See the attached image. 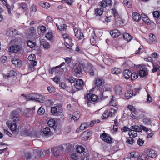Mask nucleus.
Wrapping results in <instances>:
<instances>
[{
	"label": "nucleus",
	"instance_id": "obj_1",
	"mask_svg": "<svg viewBox=\"0 0 160 160\" xmlns=\"http://www.w3.org/2000/svg\"><path fill=\"white\" fill-rule=\"evenodd\" d=\"M44 155L42 150L34 149L31 152H27L25 154V157L27 159L32 158L38 159Z\"/></svg>",
	"mask_w": 160,
	"mask_h": 160
},
{
	"label": "nucleus",
	"instance_id": "obj_2",
	"mask_svg": "<svg viewBox=\"0 0 160 160\" xmlns=\"http://www.w3.org/2000/svg\"><path fill=\"white\" fill-rule=\"evenodd\" d=\"M82 65L79 62H78L73 64V69L75 75L77 77H80L82 76Z\"/></svg>",
	"mask_w": 160,
	"mask_h": 160
},
{
	"label": "nucleus",
	"instance_id": "obj_3",
	"mask_svg": "<svg viewBox=\"0 0 160 160\" xmlns=\"http://www.w3.org/2000/svg\"><path fill=\"white\" fill-rule=\"evenodd\" d=\"M141 131L142 130L139 126L136 125L132 126L130 127L128 135L131 138H134L137 136V132H141Z\"/></svg>",
	"mask_w": 160,
	"mask_h": 160
},
{
	"label": "nucleus",
	"instance_id": "obj_4",
	"mask_svg": "<svg viewBox=\"0 0 160 160\" xmlns=\"http://www.w3.org/2000/svg\"><path fill=\"white\" fill-rule=\"evenodd\" d=\"M100 137L103 141L110 144L113 142V139L109 134L106 133H101L100 134Z\"/></svg>",
	"mask_w": 160,
	"mask_h": 160
},
{
	"label": "nucleus",
	"instance_id": "obj_5",
	"mask_svg": "<svg viewBox=\"0 0 160 160\" xmlns=\"http://www.w3.org/2000/svg\"><path fill=\"white\" fill-rule=\"evenodd\" d=\"M105 83L104 80L101 77L95 78V84L96 87H100Z\"/></svg>",
	"mask_w": 160,
	"mask_h": 160
},
{
	"label": "nucleus",
	"instance_id": "obj_6",
	"mask_svg": "<svg viewBox=\"0 0 160 160\" xmlns=\"http://www.w3.org/2000/svg\"><path fill=\"white\" fill-rule=\"evenodd\" d=\"M63 150V147L61 145L53 148L51 149L52 152L55 156H58L60 151H62Z\"/></svg>",
	"mask_w": 160,
	"mask_h": 160
},
{
	"label": "nucleus",
	"instance_id": "obj_7",
	"mask_svg": "<svg viewBox=\"0 0 160 160\" xmlns=\"http://www.w3.org/2000/svg\"><path fill=\"white\" fill-rule=\"evenodd\" d=\"M95 70V68L92 65L89 63L88 64L86 71L91 76H93L94 75V71Z\"/></svg>",
	"mask_w": 160,
	"mask_h": 160
},
{
	"label": "nucleus",
	"instance_id": "obj_8",
	"mask_svg": "<svg viewBox=\"0 0 160 160\" xmlns=\"http://www.w3.org/2000/svg\"><path fill=\"white\" fill-rule=\"evenodd\" d=\"M21 47L20 46L16 45L13 46H10L8 49V51L12 52L17 53L20 51Z\"/></svg>",
	"mask_w": 160,
	"mask_h": 160
},
{
	"label": "nucleus",
	"instance_id": "obj_9",
	"mask_svg": "<svg viewBox=\"0 0 160 160\" xmlns=\"http://www.w3.org/2000/svg\"><path fill=\"white\" fill-rule=\"evenodd\" d=\"M10 118L14 122L18 121L19 119L18 112L16 111H12L11 113Z\"/></svg>",
	"mask_w": 160,
	"mask_h": 160
},
{
	"label": "nucleus",
	"instance_id": "obj_10",
	"mask_svg": "<svg viewBox=\"0 0 160 160\" xmlns=\"http://www.w3.org/2000/svg\"><path fill=\"white\" fill-rule=\"evenodd\" d=\"M84 86V82L83 80L81 79H78L76 82L75 88L78 90H80L83 88Z\"/></svg>",
	"mask_w": 160,
	"mask_h": 160
},
{
	"label": "nucleus",
	"instance_id": "obj_11",
	"mask_svg": "<svg viewBox=\"0 0 160 160\" xmlns=\"http://www.w3.org/2000/svg\"><path fill=\"white\" fill-rule=\"evenodd\" d=\"M87 97L88 101L93 102L96 101L98 98L97 95L91 93L88 94L87 96Z\"/></svg>",
	"mask_w": 160,
	"mask_h": 160
},
{
	"label": "nucleus",
	"instance_id": "obj_12",
	"mask_svg": "<svg viewBox=\"0 0 160 160\" xmlns=\"http://www.w3.org/2000/svg\"><path fill=\"white\" fill-rule=\"evenodd\" d=\"M146 153L148 157L151 158H154L157 156L155 151L152 149H147Z\"/></svg>",
	"mask_w": 160,
	"mask_h": 160
},
{
	"label": "nucleus",
	"instance_id": "obj_13",
	"mask_svg": "<svg viewBox=\"0 0 160 160\" xmlns=\"http://www.w3.org/2000/svg\"><path fill=\"white\" fill-rule=\"evenodd\" d=\"M35 101L41 103L44 102L45 99V98L44 96L41 95L38 93H35Z\"/></svg>",
	"mask_w": 160,
	"mask_h": 160
},
{
	"label": "nucleus",
	"instance_id": "obj_14",
	"mask_svg": "<svg viewBox=\"0 0 160 160\" xmlns=\"http://www.w3.org/2000/svg\"><path fill=\"white\" fill-rule=\"evenodd\" d=\"M74 31L75 33V35L76 38L82 39L83 37V34L78 29L76 28H74Z\"/></svg>",
	"mask_w": 160,
	"mask_h": 160
},
{
	"label": "nucleus",
	"instance_id": "obj_15",
	"mask_svg": "<svg viewBox=\"0 0 160 160\" xmlns=\"http://www.w3.org/2000/svg\"><path fill=\"white\" fill-rule=\"evenodd\" d=\"M12 62L16 67H20L22 64V62L18 58H14L12 59Z\"/></svg>",
	"mask_w": 160,
	"mask_h": 160
},
{
	"label": "nucleus",
	"instance_id": "obj_16",
	"mask_svg": "<svg viewBox=\"0 0 160 160\" xmlns=\"http://www.w3.org/2000/svg\"><path fill=\"white\" fill-rule=\"evenodd\" d=\"M88 126V123L87 122H85L82 123L80 125L79 128H78L76 131L77 133L81 132L82 130L87 128Z\"/></svg>",
	"mask_w": 160,
	"mask_h": 160
},
{
	"label": "nucleus",
	"instance_id": "obj_17",
	"mask_svg": "<svg viewBox=\"0 0 160 160\" xmlns=\"http://www.w3.org/2000/svg\"><path fill=\"white\" fill-rule=\"evenodd\" d=\"M21 133L22 136L32 137L31 132L27 129H23L21 131Z\"/></svg>",
	"mask_w": 160,
	"mask_h": 160
},
{
	"label": "nucleus",
	"instance_id": "obj_18",
	"mask_svg": "<svg viewBox=\"0 0 160 160\" xmlns=\"http://www.w3.org/2000/svg\"><path fill=\"white\" fill-rule=\"evenodd\" d=\"M115 92L117 95L121 96L123 93L122 88L119 86L117 85L115 87Z\"/></svg>",
	"mask_w": 160,
	"mask_h": 160
},
{
	"label": "nucleus",
	"instance_id": "obj_19",
	"mask_svg": "<svg viewBox=\"0 0 160 160\" xmlns=\"http://www.w3.org/2000/svg\"><path fill=\"white\" fill-rule=\"evenodd\" d=\"M111 3V0H103L100 2V5L103 8H105L107 6Z\"/></svg>",
	"mask_w": 160,
	"mask_h": 160
},
{
	"label": "nucleus",
	"instance_id": "obj_20",
	"mask_svg": "<svg viewBox=\"0 0 160 160\" xmlns=\"http://www.w3.org/2000/svg\"><path fill=\"white\" fill-rule=\"evenodd\" d=\"M112 37L113 38H116L120 35V32L117 29H115L110 32Z\"/></svg>",
	"mask_w": 160,
	"mask_h": 160
},
{
	"label": "nucleus",
	"instance_id": "obj_21",
	"mask_svg": "<svg viewBox=\"0 0 160 160\" xmlns=\"http://www.w3.org/2000/svg\"><path fill=\"white\" fill-rule=\"evenodd\" d=\"M131 72L128 69H126L123 72V75L127 79H129L131 77Z\"/></svg>",
	"mask_w": 160,
	"mask_h": 160
},
{
	"label": "nucleus",
	"instance_id": "obj_22",
	"mask_svg": "<svg viewBox=\"0 0 160 160\" xmlns=\"http://www.w3.org/2000/svg\"><path fill=\"white\" fill-rule=\"evenodd\" d=\"M19 8H21L22 10L26 12H27L28 10V6L27 4L25 2H22L19 4Z\"/></svg>",
	"mask_w": 160,
	"mask_h": 160
},
{
	"label": "nucleus",
	"instance_id": "obj_23",
	"mask_svg": "<svg viewBox=\"0 0 160 160\" xmlns=\"http://www.w3.org/2000/svg\"><path fill=\"white\" fill-rule=\"evenodd\" d=\"M42 132L44 135L47 136L51 135L52 134V132L49 127H46L43 128Z\"/></svg>",
	"mask_w": 160,
	"mask_h": 160
},
{
	"label": "nucleus",
	"instance_id": "obj_24",
	"mask_svg": "<svg viewBox=\"0 0 160 160\" xmlns=\"http://www.w3.org/2000/svg\"><path fill=\"white\" fill-rule=\"evenodd\" d=\"M133 92L132 91L129 90H127L125 92V96L127 99H129L133 95Z\"/></svg>",
	"mask_w": 160,
	"mask_h": 160
},
{
	"label": "nucleus",
	"instance_id": "obj_25",
	"mask_svg": "<svg viewBox=\"0 0 160 160\" xmlns=\"http://www.w3.org/2000/svg\"><path fill=\"white\" fill-rule=\"evenodd\" d=\"M56 25L58 29L61 31H66L67 29V26L66 24H63L60 26L58 24L56 23Z\"/></svg>",
	"mask_w": 160,
	"mask_h": 160
},
{
	"label": "nucleus",
	"instance_id": "obj_26",
	"mask_svg": "<svg viewBox=\"0 0 160 160\" xmlns=\"http://www.w3.org/2000/svg\"><path fill=\"white\" fill-rule=\"evenodd\" d=\"M37 64V62H31L29 63V68L28 70L30 71H33L34 69V66H36Z\"/></svg>",
	"mask_w": 160,
	"mask_h": 160
},
{
	"label": "nucleus",
	"instance_id": "obj_27",
	"mask_svg": "<svg viewBox=\"0 0 160 160\" xmlns=\"http://www.w3.org/2000/svg\"><path fill=\"white\" fill-rule=\"evenodd\" d=\"M132 16L133 19L137 22L139 21L141 19V16L138 12H133L132 13Z\"/></svg>",
	"mask_w": 160,
	"mask_h": 160
},
{
	"label": "nucleus",
	"instance_id": "obj_28",
	"mask_svg": "<svg viewBox=\"0 0 160 160\" xmlns=\"http://www.w3.org/2000/svg\"><path fill=\"white\" fill-rule=\"evenodd\" d=\"M38 4L40 6L46 9L49 8L50 7L49 3L42 1L40 2Z\"/></svg>",
	"mask_w": 160,
	"mask_h": 160
},
{
	"label": "nucleus",
	"instance_id": "obj_29",
	"mask_svg": "<svg viewBox=\"0 0 160 160\" xmlns=\"http://www.w3.org/2000/svg\"><path fill=\"white\" fill-rule=\"evenodd\" d=\"M73 119L74 121H77L80 117V111L77 110L73 114Z\"/></svg>",
	"mask_w": 160,
	"mask_h": 160
},
{
	"label": "nucleus",
	"instance_id": "obj_30",
	"mask_svg": "<svg viewBox=\"0 0 160 160\" xmlns=\"http://www.w3.org/2000/svg\"><path fill=\"white\" fill-rule=\"evenodd\" d=\"M35 93H32L27 95L25 96V98L27 100H34Z\"/></svg>",
	"mask_w": 160,
	"mask_h": 160
},
{
	"label": "nucleus",
	"instance_id": "obj_31",
	"mask_svg": "<svg viewBox=\"0 0 160 160\" xmlns=\"http://www.w3.org/2000/svg\"><path fill=\"white\" fill-rule=\"evenodd\" d=\"M148 71L146 69L140 70L139 72L140 76L142 77L146 76L148 75Z\"/></svg>",
	"mask_w": 160,
	"mask_h": 160
},
{
	"label": "nucleus",
	"instance_id": "obj_32",
	"mask_svg": "<svg viewBox=\"0 0 160 160\" xmlns=\"http://www.w3.org/2000/svg\"><path fill=\"white\" fill-rule=\"evenodd\" d=\"M111 71L113 74L118 75L121 72L122 70L120 68H115L112 69Z\"/></svg>",
	"mask_w": 160,
	"mask_h": 160
},
{
	"label": "nucleus",
	"instance_id": "obj_33",
	"mask_svg": "<svg viewBox=\"0 0 160 160\" xmlns=\"http://www.w3.org/2000/svg\"><path fill=\"white\" fill-rule=\"evenodd\" d=\"M150 42L153 43H156L157 40L155 36L152 33H150L149 35Z\"/></svg>",
	"mask_w": 160,
	"mask_h": 160
},
{
	"label": "nucleus",
	"instance_id": "obj_34",
	"mask_svg": "<svg viewBox=\"0 0 160 160\" xmlns=\"http://www.w3.org/2000/svg\"><path fill=\"white\" fill-rule=\"evenodd\" d=\"M123 38L127 40L128 42H129L131 39L132 37L128 33H125L123 34Z\"/></svg>",
	"mask_w": 160,
	"mask_h": 160
},
{
	"label": "nucleus",
	"instance_id": "obj_35",
	"mask_svg": "<svg viewBox=\"0 0 160 160\" xmlns=\"http://www.w3.org/2000/svg\"><path fill=\"white\" fill-rule=\"evenodd\" d=\"M95 14L96 16H101L103 13L102 10L101 8H97L95 10Z\"/></svg>",
	"mask_w": 160,
	"mask_h": 160
},
{
	"label": "nucleus",
	"instance_id": "obj_36",
	"mask_svg": "<svg viewBox=\"0 0 160 160\" xmlns=\"http://www.w3.org/2000/svg\"><path fill=\"white\" fill-rule=\"evenodd\" d=\"M148 158L146 155L142 154L140 155L138 158L137 160H147Z\"/></svg>",
	"mask_w": 160,
	"mask_h": 160
},
{
	"label": "nucleus",
	"instance_id": "obj_37",
	"mask_svg": "<svg viewBox=\"0 0 160 160\" xmlns=\"http://www.w3.org/2000/svg\"><path fill=\"white\" fill-rule=\"evenodd\" d=\"M112 98L111 99L110 102L109 104L110 105L116 107L118 104V102L117 101L114 100L113 96H112Z\"/></svg>",
	"mask_w": 160,
	"mask_h": 160
},
{
	"label": "nucleus",
	"instance_id": "obj_38",
	"mask_svg": "<svg viewBox=\"0 0 160 160\" xmlns=\"http://www.w3.org/2000/svg\"><path fill=\"white\" fill-rule=\"evenodd\" d=\"M85 149L83 147L81 146H79L77 147L76 150L77 152L79 153H82L84 151Z\"/></svg>",
	"mask_w": 160,
	"mask_h": 160
},
{
	"label": "nucleus",
	"instance_id": "obj_39",
	"mask_svg": "<svg viewBox=\"0 0 160 160\" xmlns=\"http://www.w3.org/2000/svg\"><path fill=\"white\" fill-rule=\"evenodd\" d=\"M62 37H63V39H65L68 40L70 41L69 43V44H71V43L72 41V38L70 37H69L68 35L67 34H64L62 35Z\"/></svg>",
	"mask_w": 160,
	"mask_h": 160
},
{
	"label": "nucleus",
	"instance_id": "obj_40",
	"mask_svg": "<svg viewBox=\"0 0 160 160\" xmlns=\"http://www.w3.org/2000/svg\"><path fill=\"white\" fill-rule=\"evenodd\" d=\"M108 117H110L108 111V110H106L102 114V119H105L108 118Z\"/></svg>",
	"mask_w": 160,
	"mask_h": 160
},
{
	"label": "nucleus",
	"instance_id": "obj_41",
	"mask_svg": "<svg viewBox=\"0 0 160 160\" xmlns=\"http://www.w3.org/2000/svg\"><path fill=\"white\" fill-rule=\"evenodd\" d=\"M123 2L124 4L128 8H131V4L130 0H123Z\"/></svg>",
	"mask_w": 160,
	"mask_h": 160
},
{
	"label": "nucleus",
	"instance_id": "obj_42",
	"mask_svg": "<svg viewBox=\"0 0 160 160\" xmlns=\"http://www.w3.org/2000/svg\"><path fill=\"white\" fill-rule=\"evenodd\" d=\"M128 108L131 112H133L134 114H135V112H136V111L135 108L132 105H128Z\"/></svg>",
	"mask_w": 160,
	"mask_h": 160
},
{
	"label": "nucleus",
	"instance_id": "obj_43",
	"mask_svg": "<svg viewBox=\"0 0 160 160\" xmlns=\"http://www.w3.org/2000/svg\"><path fill=\"white\" fill-rule=\"evenodd\" d=\"M116 110V109L113 108H111L109 110V112H108L110 117H112L114 115Z\"/></svg>",
	"mask_w": 160,
	"mask_h": 160
},
{
	"label": "nucleus",
	"instance_id": "obj_44",
	"mask_svg": "<svg viewBox=\"0 0 160 160\" xmlns=\"http://www.w3.org/2000/svg\"><path fill=\"white\" fill-rule=\"evenodd\" d=\"M48 123L50 127H52L54 126L55 122L53 119H51L48 121Z\"/></svg>",
	"mask_w": 160,
	"mask_h": 160
},
{
	"label": "nucleus",
	"instance_id": "obj_45",
	"mask_svg": "<svg viewBox=\"0 0 160 160\" xmlns=\"http://www.w3.org/2000/svg\"><path fill=\"white\" fill-rule=\"evenodd\" d=\"M27 46L29 47L32 48L34 47L35 45V43L32 41H28L27 42Z\"/></svg>",
	"mask_w": 160,
	"mask_h": 160
},
{
	"label": "nucleus",
	"instance_id": "obj_46",
	"mask_svg": "<svg viewBox=\"0 0 160 160\" xmlns=\"http://www.w3.org/2000/svg\"><path fill=\"white\" fill-rule=\"evenodd\" d=\"M10 129L12 132L15 131L17 129V125L15 123L11 124Z\"/></svg>",
	"mask_w": 160,
	"mask_h": 160
},
{
	"label": "nucleus",
	"instance_id": "obj_47",
	"mask_svg": "<svg viewBox=\"0 0 160 160\" xmlns=\"http://www.w3.org/2000/svg\"><path fill=\"white\" fill-rule=\"evenodd\" d=\"M131 157L132 158H136L139 155V153L136 151L132 152L130 153Z\"/></svg>",
	"mask_w": 160,
	"mask_h": 160
},
{
	"label": "nucleus",
	"instance_id": "obj_48",
	"mask_svg": "<svg viewBox=\"0 0 160 160\" xmlns=\"http://www.w3.org/2000/svg\"><path fill=\"white\" fill-rule=\"evenodd\" d=\"M36 58V56L34 54H31L28 57V59L31 61L34 62Z\"/></svg>",
	"mask_w": 160,
	"mask_h": 160
},
{
	"label": "nucleus",
	"instance_id": "obj_49",
	"mask_svg": "<svg viewBox=\"0 0 160 160\" xmlns=\"http://www.w3.org/2000/svg\"><path fill=\"white\" fill-rule=\"evenodd\" d=\"M160 66L157 64H153L152 71L153 72H156L159 68Z\"/></svg>",
	"mask_w": 160,
	"mask_h": 160
},
{
	"label": "nucleus",
	"instance_id": "obj_50",
	"mask_svg": "<svg viewBox=\"0 0 160 160\" xmlns=\"http://www.w3.org/2000/svg\"><path fill=\"white\" fill-rule=\"evenodd\" d=\"M132 138H131L130 137L129 138H127L126 142L128 144H132L134 142V140Z\"/></svg>",
	"mask_w": 160,
	"mask_h": 160
},
{
	"label": "nucleus",
	"instance_id": "obj_51",
	"mask_svg": "<svg viewBox=\"0 0 160 160\" xmlns=\"http://www.w3.org/2000/svg\"><path fill=\"white\" fill-rule=\"evenodd\" d=\"M142 19L144 22L146 24H148L149 23L150 20L146 16H144V17H142Z\"/></svg>",
	"mask_w": 160,
	"mask_h": 160
},
{
	"label": "nucleus",
	"instance_id": "obj_52",
	"mask_svg": "<svg viewBox=\"0 0 160 160\" xmlns=\"http://www.w3.org/2000/svg\"><path fill=\"white\" fill-rule=\"evenodd\" d=\"M131 79L132 80H133V79H136L138 77V74L136 73H132L131 72Z\"/></svg>",
	"mask_w": 160,
	"mask_h": 160
},
{
	"label": "nucleus",
	"instance_id": "obj_53",
	"mask_svg": "<svg viewBox=\"0 0 160 160\" xmlns=\"http://www.w3.org/2000/svg\"><path fill=\"white\" fill-rule=\"evenodd\" d=\"M150 119L146 118H143V122L145 124L149 125L150 124Z\"/></svg>",
	"mask_w": 160,
	"mask_h": 160
},
{
	"label": "nucleus",
	"instance_id": "obj_54",
	"mask_svg": "<svg viewBox=\"0 0 160 160\" xmlns=\"http://www.w3.org/2000/svg\"><path fill=\"white\" fill-rule=\"evenodd\" d=\"M45 112V110L44 108L42 107L39 108L38 111V113L39 114H42Z\"/></svg>",
	"mask_w": 160,
	"mask_h": 160
},
{
	"label": "nucleus",
	"instance_id": "obj_55",
	"mask_svg": "<svg viewBox=\"0 0 160 160\" xmlns=\"http://www.w3.org/2000/svg\"><path fill=\"white\" fill-rule=\"evenodd\" d=\"M83 134L85 135L86 134V135L85 136V137L86 138V139L87 140L90 138V137L91 136L92 133L91 132H87V131H85L83 132Z\"/></svg>",
	"mask_w": 160,
	"mask_h": 160
},
{
	"label": "nucleus",
	"instance_id": "obj_56",
	"mask_svg": "<svg viewBox=\"0 0 160 160\" xmlns=\"http://www.w3.org/2000/svg\"><path fill=\"white\" fill-rule=\"evenodd\" d=\"M40 29V31L42 33H45L46 31V27L43 25H41L38 27Z\"/></svg>",
	"mask_w": 160,
	"mask_h": 160
},
{
	"label": "nucleus",
	"instance_id": "obj_57",
	"mask_svg": "<svg viewBox=\"0 0 160 160\" xmlns=\"http://www.w3.org/2000/svg\"><path fill=\"white\" fill-rule=\"evenodd\" d=\"M153 15L154 18H158L160 15L159 12L157 11H155L153 13Z\"/></svg>",
	"mask_w": 160,
	"mask_h": 160
},
{
	"label": "nucleus",
	"instance_id": "obj_58",
	"mask_svg": "<svg viewBox=\"0 0 160 160\" xmlns=\"http://www.w3.org/2000/svg\"><path fill=\"white\" fill-rule=\"evenodd\" d=\"M46 38L49 40L52 39L53 38V35L52 32H49L47 33L46 35Z\"/></svg>",
	"mask_w": 160,
	"mask_h": 160
},
{
	"label": "nucleus",
	"instance_id": "obj_59",
	"mask_svg": "<svg viewBox=\"0 0 160 160\" xmlns=\"http://www.w3.org/2000/svg\"><path fill=\"white\" fill-rule=\"evenodd\" d=\"M96 38H91L90 39V41L91 44L93 45H97V42L96 41Z\"/></svg>",
	"mask_w": 160,
	"mask_h": 160
},
{
	"label": "nucleus",
	"instance_id": "obj_60",
	"mask_svg": "<svg viewBox=\"0 0 160 160\" xmlns=\"http://www.w3.org/2000/svg\"><path fill=\"white\" fill-rule=\"evenodd\" d=\"M47 89L48 92L50 93H53L55 92V89L52 86L48 87Z\"/></svg>",
	"mask_w": 160,
	"mask_h": 160
},
{
	"label": "nucleus",
	"instance_id": "obj_61",
	"mask_svg": "<svg viewBox=\"0 0 160 160\" xmlns=\"http://www.w3.org/2000/svg\"><path fill=\"white\" fill-rule=\"evenodd\" d=\"M7 59V57L5 56H2L0 58V61L2 63H4Z\"/></svg>",
	"mask_w": 160,
	"mask_h": 160
},
{
	"label": "nucleus",
	"instance_id": "obj_62",
	"mask_svg": "<svg viewBox=\"0 0 160 160\" xmlns=\"http://www.w3.org/2000/svg\"><path fill=\"white\" fill-rule=\"evenodd\" d=\"M59 68V66H56L55 67L52 68L51 71L50 73L51 74L53 73V72H58V69Z\"/></svg>",
	"mask_w": 160,
	"mask_h": 160
},
{
	"label": "nucleus",
	"instance_id": "obj_63",
	"mask_svg": "<svg viewBox=\"0 0 160 160\" xmlns=\"http://www.w3.org/2000/svg\"><path fill=\"white\" fill-rule=\"evenodd\" d=\"M10 77L12 76H15L17 75V73L14 70H11L8 73Z\"/></svg>",
	"mask_w": 160,
	"mask_h": 160
},
{
	"label": "nucleus",
	"instance_id": "obj_64",
	"mask_svg": "<svg viewBox=\"0 0 160 160\" xmlns=\"http://www.w3.org/2000/svg\"><path fill=\"white\" fill-rule=\"evenodd\" d=\"M71 158L74 160H77L78 159V156L76 155V153H73L71 155Z\"/></svg>",
	"mask_w": 160,
	"mask_h": 160
}]
</instances>
